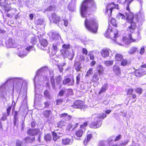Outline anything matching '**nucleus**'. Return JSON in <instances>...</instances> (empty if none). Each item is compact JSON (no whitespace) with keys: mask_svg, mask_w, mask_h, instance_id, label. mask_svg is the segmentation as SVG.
I'll list each match as a JSON object with an SVG mask.
<instances>
[{"mask_svg":"<svg viewBox=\"0 0 146 146\" xmlns=\"http://www.w3.org/2000/svg\"><path fill=\"white\" fill-rule=\"evenodd\" d=\"M59 133H56L54 132L52 133L53 139L54 141H56L58 139H59L60 137V136L58 135Z\"/></svg>","mask_w":146,"mask_h":146,"instance_id":"7c9ffc66","label":"nucleus"},{"mask_svg":"<svg viewBox=\"0 0 146 146\" xmlns=\"http://www.w3.org/2000/svg\"><path fill=\"white\" fill-rule=\"evenodd\" d=\"M39 41L41 45V48L42 49L44 50V48L47 46L48 44L47 41L46 40L44 39H39Z\"/></svg>","mask_w":146,"mask_h":146,"instance_id":"6ab92c4d","label":"nucleus"},{"mask_svg":"<svg viewBox=\"0 0 146 146\" xmlns=\"http://www.w3.org/2000/svg\"><path fill=\"white\" fill-rule=\"evenodd\" d=\"M44 139L46 141H50L51 139V136L50 134H47L44 136Z\"/></svg>","mask_w":146,"mask_h":146,"instance_id":"79ce46f5","label":"nucleus"},{"mask_svg":"<svg viewBox=\"0 0 146 146\" xmlns=\"http://www.w3.org/2000/svg\"><path fill=\"white\" fill-rule=\"evenodd\" d=\"M115 59L117 61H119L123 59V56L122 55L119 54H117L115 56Z\"/></svg>","mask_w":146,"mask_h":146,"instance_id":"e433bc0d","label":"nucleus"},{"mask_svg":"<svg viewBox=\"0 0 146 146\" xmlns=\"http://www.w3.org/2000/svg\"><path fill=\"white\" fill-rule=\"evenodd\" d=\"M109 17L110 16V15L109 16ZM110 22L111 23L112 25L113 26H116V21L115 19L113 18H111V17H109V18L108 19L109 21H110Z\"/></svg>","mask_w":146,"mask_h":146,"instance_id":"f704fd0d","label":"nucleus"},{"mask_svg":"<svg viewBox=\"0 0 146 146\" xmlns=\"http://www.w3.org/2000/svg\"><path fill=\"white\" fill-rule=\"evenodd\" d=\"M57 43L54 44L53 45V48L54 51H56L57 49Z\"/></svg>","mask_w":146,"mask_h":146,"instance_id":"69168bd1","label":"nucleus"},{"mask_svg":"<svg viewBox=\"0 0 146 146\" xmlns=\"http://www.w3.org/2000/svg\"><path fill=\"white\" fill-rule=\"evenodd\" d=\"M111 50L108 48H104L102 49L101 52V54L102 56L106 58L109 56L110 52Z\"/></svg>","mask_w":146,"mask_h":146,"instance_id":"f8f14e48","label":"nucleus"},{"mask_svg":"<svg viewBox=\"0 0 146 146\" xmlns=\"http://www.w3.org/2000/svg\"><path fill=\"white\" fill-rule=\"evenodd\" d=\"M143 69H142L136 70L135 72V75L139 77L146 74V72L145 73L144 72H143Z\"/></svg>","mask_w":146,"mask_h":146,"instance_id":"5701e85b","label":"nucleus"},{"mask_svg":"<svg viewBox=\"0 0 146 146\" xmlns=\"http://www.w3.org/2000/svg\"><path fill=\"white\" fill-rule=\"evenodd\" d=\"M113 62V60H108L105 61L104 64L107 66H110L112 65Z\"/></svg>","mask_w":146,"mask_h":146,"instance_id":"c03bdc74","label":"nucleus"},{"mask_svg":"<svg viewBox=\"0 0 146 146\" xmlns=\"http://www.w3.org/2000/svg\"><path fill=\"white\" fill-rule=\"evenodd\" d=\"M16 146H23V144L22 141H20L18 140L16 143Z\"/></svg>","mask_w":146,"mask_h":146,"instance_id":"052dcab7","label":"nucleus"},{"mask_svg":"<svg viewBox=\"0 0 146 146\" xmlns=\"http://www.w3.org/2000/svg\"><path fill=\"white\" fill-rule=\"evenodd\" d=\"M44 68H42L39 70L37 72L36 76L34 80L35 84V92H36L38 89H39L40 85L37 84V82L41 79V76H42L43 72H44Z\"/></svg>","mask_w":146,"mask_h":146,"instance_id":"0eeeda50","label":"nucleus"},{"mask_svg":"<svg viewBox=\"0 0 146 146\" xmlns=\"http://www.w3.org/2000/svg\"><path fill=\"white\" fill-rule=\"evenodd\" d=\"M106 116V113H101L99 114H94L92 115L94 118V121L90 125V127L97 128L100 127L102 125L101 121Z\"/></svg>","mask_w":146,"mask_h":146,"instance_id":"39448f33","label":"nucleus"},{"mask_svg":"<svg viewBox=\"0 0 146 146\" xmlns=\"http://www.w3.org/2000/svg\"><path fill=\"white\" fill-rule=\"evenodd\" d=\"M60 116L61 117H65V119L66 120H69L72 118L71 116L68 115L66 113L62 114L60 115Z\"/></svg>","mask_w":146,"mask_h":146,"instance_id":"c85d7f7f","label":"nucleus"},{"mask_svg":"<svg viewBox=\"0 0 146 146\" xmlns=\"http://www.w3.org/2000/svg\"><path fill=\"white\" fill-rule=\"evenodd\" d=\"M51 111L49 110H45L43 111V115L46 118H48L50 115Z\"/></svg>","mask_w":146,"mask_h":146,"instance_id":"bb28decb","label":"nucleus"},{"mask_svg":"<svg viewBox=\"0 0 146 146\" xmlns=\"http://www.w3.org/2000/svg\"><path fill=\"white\" fill-rule=\"evenodd\" d=\"M7 46L8 48H12L15 47V45L12 39L11 38H9L7 42L6 43Z\"/></svg>","mask_w":146,"mask_h":146,"instance_id":"4be33fe9","label":"nucleus"},{"mask_svg":"<svg viewBox=\"0 0 146 146\" xmlns=\"http://www.w3.org/2000/svg\"><path fill=\"white\" fill-rule=\"evenodd\" d=\"M62 48L63 49H64L65 50V51L68 50V49L70 48V46L69 44H64L62 45Z\"/></svg>","mask_w":146,"mask_h":146,"instance_id":"49530a36","label":"nucleus"},{"mask_svg":"<svg viewBox=\"0 0 146 146\" xmlns=\"http://www.w3.org/2000/svg\"><path fill=\"white\" fill-rule=\"evenodd\" d=\"M107 84H104V86L102 87L101 90L99 92V94H100L102 93L105 92L107 89Z\"/></svg>","mask_w":146,"mask_h":146,"instance_id":"c9c22d12","label":"nucleus"},{"mask_svg":"<svg viewBox=\"0 0 146 146\" xmlns=\"http://www.w3.org/2000/svg\"><path fill=\"white\" fill-rule=\"evenodd\" d=\"M74 108H82L83 107V102L80 100L75 101L74 103Z\"/></svg>","mask_w":146,"mask_h":146,"instance_id":"4468645a","label":"nucleus"},{"mask_svg":"<svg viewBox=\"0 0 146 146\" xmlns=\"http://www.w3.org/2000/svg\"><path fill=\"white\" fill-rule=\"evenodd\" d=\"M84 25L86 29L89 31L94 33L97 32L98 25L95 19L92 18L88 19L86 18Z\"/></svg>","mask_w":146,"mask_h":146,"instance_id":"423d86ee","label":"nucleus"},{"mask_svg":"<svg viewBox=\"0 0 146 146\" xmlns=\"http://www.w3.org/2000/svg\"><path fill=\"white\" fill-rule=\"evenodd\" d=\"M40 130L38 129H30L28 130L27 134L29 135L34 136L39 133Z\"/></svg>","mask_w":146,"mask_h":146,"instance_id":"9b49d317","label":"nucleus"},{"mask_svg":"<svg viewBox=\"0 0 146 146\" xmlns=\"http://www.w3.org/2000/svg\"><path fill=\"white\" fill-rule=\"evenodd\" d=\"M117 17L119 19H124L125 18V16L123 14L119 13L117 15Z\"/></svg>","mask_w":146,"mask_h":146,"instance_id":"8fccbe9b","label":"nucleus"},{"mask_svg":"<svg viewBox=\"0 0 146 146\" xmlns=\"http://www.w3.org/2000/svg\"><path fill=\"white\" fill-rule=\"evenodd\" d=\"M13 79V89L15 90L18 92H20L22 87L24 88L27 87V82L22 78H9L6 82Z\"/></svg>","mask_w":146,"mask_h":146,"instance_id":"7ed1b4c3","label":"nucleus"},{"mask_svg":"<svg viewBox=\"0 0 146 146\" xmlns=\"http://www.w3.org/2000/svg\"><path fill=\"white\" fill-rule=\"evenodd\" d=\"M50 82L52 86L53 89H55V80L54 78V76H52L50 78Z\"/></svg>","mask_w":146,"mask_h":146,"instance_id":"4c0bfd02","label":"nucleus"},{"mask_svg":"<svg viewBox=\"0 0 146 146\" xmlns=\"http://www.w3.org/2000/svg\"><path fill=\"white\" fill-rule=\"evenodd\" d=\"M62 78L59 75L56 78V83L57 85L59 84L61 82Z\"/></svg>","mask_w":146,"mask_h":146,"instance_id":"ea45409f","label":"nucleus"},{"mask_svg":"<svg viewBox=\"0 0 146 146\" xmlns=\"http://www.w3.org/2000/svg\"><path fill=\"white\" fill-rule=\"evenodd\" d=\"M133 92V90L132 88H129L128 89L127 93L128 94H131Z\"/></svg>","mask_w":146,"mask_h":146,"instance_id":"774afa93","label":"nucleus"},{"mask_svg":"<svg viewBox=\"0 0 146 146\" xmlns=\"http://www.w3.org/2000/svg\"><path fill=\"white\" fill-rule=\"evenodd\" d=\"M50 37L52 40H56L59 39V38H60V36L58 33L55 32L51 33Z\"/></svg>","mask_w":146,"mask_h":146,"instance_id":"2eb2a0df","label":"nucleus"},{"mask_svg":"<svg viewBox=\"0 0 146 146\" xmlns=\"http://www.w3.org/2000/svg\"><path fill=\"white\" fill-rule=\"evenodd\" d=\"M14 125L15 126L17 125V123L18 121V118L14 117L13 119Z\"/></svg>","mask_w":146,"mask_h":146,"instance_id":"864d4df0","label":"nucleus"},{"mask_svg":"<svg viewBox=\"0 0 146 146\" xmlns=\"http://www.w3.org/2000/svg\"><path fill=\"white\" fill-rule=\"evenodd\" d=\"M35 22L36 24L38 25H41L44 24V20L42 19H36Z\"/></svg>","mask_w":146,"mask_h":146,"instance_id":"a878e982","label":"nucleus"},{"mask_svg":"<svg viewBox=\"0 0 146 146\" xmlns=\"http://www.w3.org/2000/svg\"><path fill=\"white\" fill-rule=\"evenodd\" d=\"M80 74H78V75L77 76L76 78V84H78L79 83L80 80Z\"/></svg>","mask_w":146,"mask_h":146,"instance_id":"4d7b16f0","label":"nucleus"},{"mask_svg":"<svg viewBox=\"0 0 146 146\" xmlns=\"http://www.w3.org/2000/svg\"><path fill=\"white\" fill-rule=\"evenodd\" d=\"M73 141V137H71V139L65 138L62 139V143L64 145H71Z\"/></svg>","mask_w":146,"mask_h":146,"instance_id":"dca6fc26","label":"nucleus"},{"mask_svg":"<svg viewBox=\"0 0 146 146\" xmlns=\"http://www.w3.org/2000/svg\"><path fill=\"white\" fill-rule=\"evenodd\" d=\"M74 83V80L73 79L72 80L69 78H66L63 81V84L66 85L67 84L68 85H73Z\"/></svg>","mask_w":146,"mask_h":146,"instance_id":"a211bd4d","label":"nucleus"},{"mask_svg":"<svg viewBox=\"0 0 146 146\" xmlns=\"http://www.w3.org/2000/svg\"><path fill=\"white\" fill-rule=\"evenodd\" d=\"M88 55L89 56L90 60H93L94 59V55L91 52H89Z\"/></svg>","mask_w":146,"mask_h":146,"instance_id":"603ef678","label":"nucleus"},{"mask_svg":"<svg viewBox=\"0 0 146 146\" xmlns=\"http://www.w3.org/2000/svg\"><path fill=\"white\" fill-rule=\"evenodd\" d=\"M62 21L64 23V26L66 27H67L68 25V20L66 19H62Z\"/></svg>","mask_w":146,"mask_h":146,"instance_id":"bf43d9fd","label":"nucleus"},{"mask_svg":"<svg viewBox=\"0 0 146 146\" xmlns=\"http://www.w3.org/2000/svg\"><path fill=\"white\" fill-rule=\"evenodd\" d=\"M106 142L105 141H102L100 142L99 146H105Z\"/></svg>","mask_w":146,"mask_h":146,"instance_id":"0e129e2a","label":"nucleus"},{"mask_svg":"<svg viewBox=\"0 0 146 146\" xmlns=\"http://www.w3.org/2000/svg\"><path fill=\"white\" fill-rule=\"evenodd\" d=\"M66 124V122L64 120L60 121L58 124V126L59 127H61L64 126Z\"/></svg>","mask_w":146,"mask_h":146,"instance_id":"a19ab883","label":"nucleus"},{"mask_svg":"<svg viewBox=\"0 0 146 146\" xmlns=\"http://www.w3.org/2000/svg\"><path fill=\"white\" fill-rule=\"evenodd\" d=\"M115 136H112L108 139V143L109 144V145H111L113 141L114 140V139H115Z\"/></svg>","mask_w":146,"mask_h":146,"instance_id":"58836bf2","label":"nucleus"},{"mask_svg":"<svg viewBox=\"0 0 146 146\" xmlns=\"http://www.w3.org/2000/svg\"><path fill=\"white\" fill-rule=\"evenodd\" d=\"M97 69L99 75L100 76V75L103 73L104 70V68L102 65H99L98 66Z\"/></svg>","mask_w":146,"mask_h":146,"instance_id":"c756f323","label":"nucleus"},{"mask_svg":"<svg viewBox=\"0 0 146 146\" xmlns=\"http://www.w3.org/2000/svg\"><path fill=\"white\" fill-rule=\"evenodd\" d=\"M88 125V122H86L84 124L80 125V127L81 128H84L85 127L87 126Z\"/></svg>","mask_w":146,"mask_h":146,"instance_id":"e2e57ef3","label":"nucleus"},{"mask_svg":"<svg viewBox=\"0 0 146 146\" xmlns=\"http://www.w3.org/2000/svg\"><path fill=\"white\" fill-rule=\"evenodd\" d=\"M113 70L114 73L115 74L119 76L121 74V69L118 66L115 65L113 66Z\"/></svg>","mask_w":146,"mask_h":146,"instance_id":"f3484780","label":"nucleus"},{"mask_svg":"<svg viewBox=\"0 0 146 146\" xmlns=\"http://www.w3.org/2000/svg\"><path fill=\"white\" fill-rule=\"evenodd\" d=\"M82 53L85 55H87L88 54V51L87 49L85 48H83L82 50Z\"/></svg>","mask_w":146,"mask_h":146,"instance_id":"338daca9","label":"nucleus"},{"mask_svg":"<svg viewBox=\"0 0 146 146\" xmlns=\"http://www.w3.org/2000/svg\"><path fill=\"white\" fill-rule=\"evenodd\" d=\"M92 137V135L91 134H89L87 135L86 139V138L84 141V143L85 145L87 144V143L90 141Z\"/></svg>","mask_w":146,"mask_h":146,"instance_id":"cd10ccee","label":"nucleus"},{"mask_svg":"<svg viewBox=\"0 0 146 146\" xmlns=\"http://www.w3.org/2000/svg\"><path fill=\"white\" fill-rule=\"evenodd\" d=\"M34 140L35 137L31 138L30 137H27L23 139V141L25 143H31Z\"/></svg>","mask_w":146,"mask_h":146,"instance_id":"b1692460","label":"nucleus"},{"mask_svg":"<svg viewBox=\"0 0 146 146\" xmlns=\"http://www.w3.org/2000/svg\"><path fill=\"white\" fill-rule=\"evenodd\" d=\"M93 78L92 80L93 82L98 83V82L99 78L98 75L96 74H94L93 76Z\"/></svg>","mask_w":146,"mask_h":146,"instance_id":"2f4dec72","label":"nucleus"},{"mask_svg":"<svg viewBox=\"0 0 146 146\" xmlns=\"http://www.w3.org/2000/svg\"><path fill=\"white\" fill-rule=\"evenodd\" d=\"M44 94L45 96L47 98L50 99L51 98V96L49 94L48 91L46 90H45L44 92Z\"/></svg>","mask_w":146,"mask_h":146,"instance_id":"37998d69","label":"nucleus"},{"mask_svg":"<svg viewBox=\"0 0 146 146\" xmlns=\"http://www.w3.org/2000/svg\"><path fill=\"white\" fill-rule=\"evenodd\" d=\"M81 63L79 62H75L74 67L77 72H79L81 68Z\"/></svg>","mask_w":146,"mask_h":146,"instance_id":"393cba45","label":"nucleus"},{"mask_svg":"<svg viewBox=\"0 0 146 146\" xmlns=\"http://www.w3.org/2000/svg\"><path fill=\"white\" fill-rule=\"evenodd\" d=\"M50 23H55L57 24L58 23L60 20V17L58 16L54 13H53L51 16V17L50 19Z\"/></svg>","mask_w":146,"mask_h":146,"instance_id":"9d476101","label":"nucleus"},{"mask_svg":"<svg viewBox=\"0 0 146 146\" xmlns=\"http://www.w3.org/2000/svg\"><path fill=\"white\" fill-rule=\"evenodd\" d=\"M90 6L95 8L96 5L93 0H84L82 3L80 8V13L83 17H86Z\"/></svg>","mask_w":146,"mask_h":146,"instance_id":"20e7f679","label":"nucleus"},{"mask_svg":"<svg viewBox=\"0 0 146 146\" xmlns=\"http://www.w3.org/2000/svg\"><path fill=\"white\" fill-rule=\"evenodd\" d=\"M65 90L66 89L61 90L59 93V96H63Z\"/></svg>","mask_w":146,"mask_h":146,"instance_id":"13d9d810","label":"nucleus"},{"mask_svg":"<svg viewBox=\"0 0 146 146\" xmlns=\"http://www.w3.org/2000/svg\"><path fill=\"white\" fill-rule=\"evenodd\" d=\"M16 13V11L15 9H13V11H12V13H7V16L10 18L12 17L14 14H15V13Z\"/></svg>","mask_w":146,"mask_h":146,"instance_id":"a18cd8bd","label":"nucleus"},{"mask_svg":"<svg viewBox=\"0 0 146 146\" xmlns=\"http://www.w3.org/2000/svg\"><path fill=\"white\" fill-rule=\"evenodd\" d=\"M137 47H133L129 51L128 53L130 54H132L135 53L137 50Z\"/></svg>","mask_w":146,"mask_h":146,"instance_id":"72a5a7b5","label":"nucleus"},{"mask_svg":"<svg viewBox=\"0 0 146 146\" xmlns=\"http://www.w3.org/2000/svg\"><path fill=\"white\" fill-rule=\"evenodd\" d=\"M83 133V131L82 129H80L77 130L75 133V135L76 136L74 138L76 139H80V137H81Z\"/></svg>","mask_w":146,"mask_h":146,"instance_id":"aec40b11","label":"nucleus"},{"mask_svg":"<svg viewBox=\"0 0 146 146\" xmlns=\"http://www.w3.org/2000/svg\"><path fill=\"white\" fill-rule=\"evenodd\" d=\"M133 0H125V2H123V3H127V6L126 9L127 12L125 13V14L126 17L127 21L130 24V26L128 27L127 30L128 31L132 33L133 32L135 28V24L133 22V13L130 11L129 7V4Z\"/></svg>","mask_w":146,"mask_h":146,"instance_id":"f03ea898","label":"nucleus"},{"mask_svg":"<svg viewBox=\"0 0 146 146\" xmlns=\"http://www.w3.org/2000/svg\"><path fill=\"white\" fill-rule=\"evenodd\" d=\"M52 6H49L47 9L44 10L43 11V12L45 13L46 11H50L52 10Z\"/></svg>","mask_w":146,"mask_h":146,"instance_id":"6e6d98bb","label":"nucleus"},{"mask_svg":"<svg viewBox=\"0 0 146 146\" xmlns=\"http://www.w3.org/2000/svg\"><path fill=\"white\" fill-rule=\"evenodd\" d=\"M114 3H109L107 5L106 7V11L108 14V16H111L112 10L114 8L119 9L118 5H114Z\"/></svg>","mask_w":146,"mask_h":146,"instance_id":"1a4fd4ad","label":"nucleus"},{"mask_svg":"<svg viewBox=\"0 0 146 146\" xmlns=\"http://www.w3.org/2000/svg\"><path fill=\"white\" fill-rule=\"evenodd\" d=\"M32 48L31 46H29L27 48L21 47L18 48V52L17 54L18 56L21 58H23L27 56L30 50Z\"/></svg>","mask_w":146,"mask_h":146,"instance_id":"6e6552de","label":"nucleus"},{"mask_svg":"<svg viewBox=\"0 0 146 146\" xmlns=\"http://www.w3.org/2000/svg\"><path fill=\"white\" fill-rule=\"evenodd\" d=\"M64 49H62L60 51L61 53L64 56V58H67V57H69V55H71L72 53L69 52L68 50L65 51Z\"/></svg>","mask_w":146,"mask_h":146,"instance_id":"412c9836","label":"nucleus"},{"mask_svg":"<svg viewBox=\"0 0 146 146\" xmlns=\"http://www.w3.org/2000/svg\"><path fill=\"white\" fill-rule=\"evenodd\" d=\"M57 66L60 72H62L63 70V67L61 66L60 65L58 64L57 65Z\"/></svg>","mask_w":146,"mask_h":146,"instance_id":"680f3d73","label":"nucleus"},{"mask_svg":"<svg viewBox=\"0 0 146 146\" xmlns=\"http://www.w3.org/2000/svg\"><path fill=\"white\" fill-rule=\"evenodd\" d=\"M129 141V140L124 141L123 142L119 143L118 144V146H124L127 145Z\"/></svg>","mask_w":146,"mask_h":146,"instance_id":"de8ad7c7","label":"nucleus"},{"mask_svg":"<svg viewBox=\"0 0 146 146\" xmlns=\"http://www.w3.org/2000/svg\"><path fill=\"white\" fill-rule=\"evenodd\" d=\"M107 38H110L115 40V42L120 45H123L124 44H129L131 42H137L138 40L133 38V34H129L128 35V38L123 37L122 40L120 42L118 40V31L116 28L112 29L111 26H109L105 34Z\"/></svg>","mask_w":146,"mask_h":146,"instance_id":"f257e3e1","label":"nucleus"},{"mask_svg":"<svg viewBox=\"0 0 146 146\" xmlns=\"http://www.w3.org/2000/svg\"><path fill=\"white\" fill-rule=\"evenodd\" d=\"M127 61L125 59H123L122 60L121 64V65L124 66H126L127 65Z\"/></svg>","mask_w":146,"mask_h":146,"instance_id":"3c124183","label":"nucleus"},{"mask_svg":"<svg viewBox=\"0 0 146 146\" xmlns=\"http://www.w3.org/2000/svg\"><path fill=\"white\" fill-rule=\"evenodd\" d=\"M11 106H9L7 108V116H9L10 112L11 111Z\"/></svg>","mask_w":146,"mask_h":146,"instance_id":"5fc2aeb1","label":"nucleus"},{"mask_svg":"<svg viewBox=\"0 0 146 146\" xmlns=\"http://www.w3.org/2000/svg\"><path fill=\"white\" fill-rule=\"evenodd\" d=\"M134 90L136 93L139 95L143 93V89L140 87L136 88L134 89Z\"/></svg>","mask_w":146,"mask_h":146,"instance_id":"473e14b6","label":"nucleus"},{"mask_svg":"<svg viewBox=\"0 0 146 146\" xmlns=\"http://www.w3.org/2000/svg\"><path fill=\"white\" fill-rule=\"evenodd\" d=\"M7 95V92L5 90V85L4 84L0 87V97L4 98Z\"/></svg>","mask_w":146,"mask_h":146,"instance_id":"ddd939ff","label":"nucleus"},{"mask_svg":"<svg viewBox=\"0 0 146 146\" xmlns=\"http://www.w3.org/2000/svg\"><path fill=\"white\" fill-rule=\"evenodd\" d=\"M93 71L92 68H90L89 70L87 72L86 75V76H88L92 74Z\"/></svg>","mask_w":146,"mask_h":146,"instance_id":"09e8293b","label":"nucleus"}]
</instances>
